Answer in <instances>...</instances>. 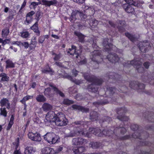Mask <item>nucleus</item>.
Here are the masks:
<instances>
[{
  "mask_svg": "<svg viewBox=\"0 0 154 154\" xmlns=\"http://www.w3.org/2000/svg\"><path fill=\"white\" fill-rule=\"evenodd\" d=\"M113 128H112L111 130H104L101 132V131L98 128H90L89 129V132H88L86 130H79V128H77V130L75 131H72L69 134L67 135V137H72L75 136L76 135H81L86 137H90L91 136V134H93L95 135L101 137L103 135L106 136H110L113 133H115L117 130L120 131L122 134H124L126 132V129L125 128H116L115 129L114 131L112 130Z\"/></svg>",
  "mask_w": 154,
  "mask_h": 154,
  "instance_id": "nucleus-1",
  "label": "nucleus"
},
{
  "mask_svg": "<svg viewBox=\"0 0 154 154\" xmlns=\"http://www.w3.org/2000/svg\"><path fill=\"white\" fill-rule=\"evenodd\" d=\"M84 76L85 79L87 81L92 82V83L89 85L88 87V89L89 91L96 93L97 91V88L94 86L95 85H99L101 84L102 82V80L92 76L91 77L88 73L84 74Z\"/></svg>",
  "mask_w": 154,
  "mask_h": 154,
  "instance_id": "nucleus-2",
  "label": "nucleus"
},
{
  "mask_svg": "<svg viewBox=\"0 0 154 154\" xmlns=\"http://www.w3.org/2000/svg\"><path fill=\"white\" fill-rule=\"evenodd\" d=\"M54 122L56 125L61 126L67 125L68 121L66 118L65 115L60 112L56 114Z\"/></svg>",
  "mask_w": 154,
  "mask_h": 154,
  "instance_id": "nucleus-3",
  "label": "nucleus"
},
{
  "mask_svg": "<svg viewBox=\"0 0 154 154\" xmlns=\"http://www.w3.org/2000/svg\"><path fill=\"white\" fill-rule=\"evenodd\" d=\"M49 86L52 88V89L50 88H48L45 89L44 93L45 95L47 97H52L55 92L57 94H59L60 96L63 97L64 96V94L61 91L59 90L56 87L54 86L53 85L50 84Z\"/></svg>",
  "mask_w": 154,
  "mask_h": 154,
  "instance_id": "nucleus-4",
  "label": "nucleus"
},
{
  "mask_svg": "<svg viewBox=\"0 0 154 154\" xmlns=\"http://www.w3.org/2000/svg\"><path fill=\"white\" fill-rule=\"evenodd\" d=\"M44 139L50 144L58 142L59 137L54 133H48L44 136Z\"/></svg>",
  "mask_w": 154,
  "mask_h": 154,
  "instance_id": "nucleus-5",
  "label": "nucleus"
},
{
  "mask_svg": "<svg viewBox=\"0 0 154 154\" xmlns=\"http://www.w3.org/2000/svg\"><path fill=\"white\" fill-rule=\"evenodd\" d=\"M141 63L137 60H133L131 61H128L127 63H125L124 64L125 66L128 67L130 66V65L133 66L136 68L139 72H142L144 71L143 68L140 66Z\"/></svg>",
  "mask_w": 154,
  "mask_h": 154,
  "instance_id": "nucleus-6",
  "label": "nucleus"
},
{
  "mask_svg": "<svg viewBox=\"0 0 154 154\" xmlns=\"http://www.w3.org/2000/svg\"><path fill=\"white\" fill-rule=\"evenodd\" d=\"M85 16L83 13L78 10H75L73 11L70 17V21L73 22L76 19L82 20L85 18Z\"/></svg>",
  "mask_w": 154,
  "mask_h": 154,
  "instance_id": "nucleus-7",
  "label": "nucleus"
},
{
  "mask_svg": "<svg viewBox=\"0 0 154 154\" xmlns=\"http://www.w3.org/2000/svg\"><path fill=\"white\" fill-rule=\"evenodd\" d=\"M56 115L54 112L52 111H50L46 114L45 116V124L48 125V123L54 122L55 120Z\"/></svg>",
  "mask_w": 154,
  "mask_h": 154,
  "instance_id": "nucleus-8",
  "label": "nucleus"
},
{
  "mask_svg": "<svg viewBox=\"0 0 154 154\" xmlns=\"http://www.w3.org/2000/svg\"><path fill=\"white\" fill-rule=\"evenodd\" d=\"M28 136L29 139L34 141L39 142L42 140L40 134L37 132H29L28 134Z\"/></svg>",
  "mask_w": 154,
  "mask_h": 154,
  "instance_id": "nucleus-9",
  "label": "nucleus"
},
{
  "mask_svg": "<svg viewBox=\"0 0 154 154\" xmlns=\"http://www.w3.org/2000/svg\"><path fill=\"white\" fill-rule=\"evenodd\" d=\"M108 39L107 38H105L103 42V45L104 46V49L106 51L109 52V51H110L111 50H115V49L116 48V47L115 46L113 45L112 44H108Z\"/></svg>",
  "mask_w": 154,
  "mask_h": 154,
  "instance_id": "nucleus-10",
  "label": "nucleus"
},
{
  "mask_svg": "<svg viewBox=\"0 0 154 154\" xmlns=\"http://www.w3.org/2000/svg\"><path fill=\"white\" fill-rule=\"evenodd\" d=\"M100 54V51H99L94 50V51L91 53V58L92 60L95 61L98 63L101 62L102 60H99L100 58V56L99 55Z\"/></svg>",
  "mask_w": 154,
  "mask_h": 154,
  "instance_id": "nucleus-11",
  "label": "nucleus"
},
{
  "mask_svg": "<svg viewBox=\"0 0 154 154\" xmlns=\"http://www.w3.org/2000/svg\"><path fill=\"white\" fill-rule=\"evenodd\" d=\"M72 144L75 145H82L87 143L86 140L81 138L78 137L73 139L72 141Z\"/></svg>",
  "mask_w": 154,
  "mask_h": 154,
  "instance_id": "nucleus-12",
  "label": "nucleus"
},
{
  "mask_svg": "<svg viewBox=\"0 0 154 154\" xmlns=\"http://www.w3.org/2000/svg\"><path fill=\"white\" fill-rule=\"evenodd\" d=\"M130 87L134 89H138L139 88L140 89H144L145 85L143 84H140L138 85V83L137 82H131L130 84Z\"/></svg>",
  "mask_w": 154,
  "mask_h": 154,
  "instance_id": "nucleus-13",
  "label": "nucleus"
},
{
  "mask_svg": "<svg viewBox=\"0 0 154 154\" xmlns=\"http://www.w3.org/2000/svg\"><path fill=\"white\" fill-rule=\"evenodd\" d=\"M149 43L148 42H140L139 43V48L140 51L143 52H145L146 51V48L147 47H148L149 46Z\"/></svg>",
  "mask_w": 154,
  "mask_h": 154,
  "instance_id": "nucleus-14",
  "label": "nucleus"
},
{
  "mask_svg": "<svg viewBox=\"0 0 154 154\" xmlns=\"http://www.w3.org/2000/svg\"><path fill=\"white\" fill-rule=\"evenodd\" d=\"M106 58L109 61L112 63L117 62L120 60V59L115 54H109L107 56Z\"/></svg>",
  "mask_w": 154,
  "mask_h": 154,
  "instance_id": "nucleus-15",
  "label": "nucleus"
},
{
  "mask_svg": "<svg viewBox=\"0 0 154 154\" xmlns=\"http://www.w3.org/2000/svg\"><path fill=\"white\" fill-rule=\"evenodd\" d=\"M36 151L35 148L32 146H27L25 149V154H33Z\"/></svg>",
  "mask_w": 154,
  "mask_h": 154,
  "instance_id": "nucleus-16",
  "label": "nucleus"
},
{
  "mask_svg": "<svg viewBox=\"0 0 154 154\" xmlns=\"http://www.w3.org/2000/svg\"><path fill=\"white\" fill-rule=\"evenodd\" d=\"M43 154H55V152L54 149L49 147H45L43 149L42 151Z\"/></svg>",
  "mask_w": 154,
  "mask_h": 154,
  "instance_id": "nucleus-17",
  "label": "nucleus"
},
{
  "mask_svg": "<svg viewBox=\"0 0 154 154\" xmlns=\"http://www.w3.org/2000/svg\"><path fill=\"white\" fill-rule=\"evenodd\" d=\"M76 47L73 45L72 46V48L69 49V50L67 51L68 53L70 55H75V57L76 58H78V56L79 55L78 53L76 51Z\"/></svg>",
  "mask_w": 154,
  "mask_h": 154,
  "instance_id": "nucleus-18",
  "label": "nucleus"
},
{
  "mask_svg": "<svg viewBox=\"0 0 154 154\" xmlns=\"http://www.w3.org/2000/svg\"><path fill=\"white\" fill-rule=\"evenodd\" d=\"M42 4L46 6H50L51 5H55L57 3L56 0L48 1L46 0H42Z\"/></svg>",
  "mask_w": 154,
  "mask_h": 154,
  "instance_id": "nucleus-19",
  "label": "nucleus"
},
{
  "mask_svg": "<svg viewBox=\"0 0 154 154\" xmlns=\"http://www.w3.org/2000/svg\"><path fill=\"white\" fill-rule=\"evenodd\" d=\"M0 103L2 107L6 106L8 109L10 108V103H9L8 100L7 98H3L0 101Z\"/></svg>",
  "mask_w": 154,
  "mask_h": 154,
  "instance_id": "nucleus-20",
  "label": "nucleus"
},
{
  "mask_svg": "<svg viewBox=\"0 0 154 154\" xmlns=\"http://www.w3.org/2000/svg\"><path fill=\"white\" fill-rule=\"evenodd\" d=\"M129 4H125L123 5V7L126 12L129 13H131L134 11V9Z\"/></svg>",
  "mask_w": 154,
  "mask_h": 154,
  "instance_id": "nucleus-21",
  "label": "nucleus"
},
{
  "mask_svg": "<svg viewBox=\"0 0 154 154\" xmlns=\"http://www.w3.org/2000/svg\"><path fill=\"white\" fill-rule=\"evenodd\" d=\"M42 108L44 111L47 112L51 110L53 108V106L48 103H45L43 104Z\"/></svg>",
  "mask_w": 154,
  "mask_h": 154,
  "instance_id": "nucleus-22",
  "label": "nucleus"
},
{
  "mask_svg": "<svg viewBox=\"0 0 154 154\" xmlns=\"http://www.w3.org/2000/svg\"><path fill=\"white\" fill-rule=\"evenodd\" d=\"M85 148L83 146L79 147H74L72 149V151L75 154H80L85 150Z\"/></svg>",
  "mask_w": 154,
  "mask_h": 154,
  "instance_id": "nucleus-23",
  "label": "nucleus"
},
{
  "mask_svg": "<svg viewBox=\"0 0 154 154\" xmlns=\"http://www.w3.org/2000/svg\"><path fill=\"white\" fill-rule=\"evenodd\" d=\"M37 42L35 37H33L32 39L31 44L29 46V48L31 49H34L37 45Z\"/></svg>",
  "mask_w": 154,
  "mask_h": 154,
  "instance_id": "nucleus-24",
  "label": "nucleus"
},
{
  "mask_svg": "<svg viewBox=\"0 0 154 154\" xmlns=\"http://www.w3.org/2000/svg\"><path fill=\"white\" fill-rule=\"evenodd\" d=\"M75 34L79 38L80 42H82L84 41V39L85 36L79 32L75 31L74 32Z\"/></svg>",
  "mask_w": 154,
  "mask_h": 154,
  "instance_id": "nucleus-25",
  "label": "nucleus"
},
{
  "mask_svg": "<svg viewBox=\"0 0 154 154\" xmlns=\"http://www.w3.org/2000/svg\"><path fill=\"white\" fill-rule=\"evenodd\" d=\"M66 78L68 79L72 82H74L77 85H79L81 83L82 81L79 80H77L75 79H73L72 76L69 75H67L65 77Z\"/></svg>",
  "mask_w": 154,
  "mask_h": 154,
  "instance_id": "nucleus-26",
  "label": "nucleus"
},
{
  "mask_svg": "<svg viewBox=\"0 0 154 154\" xmlns=\"http://www.w3.org/2000/svg\"><path fill=\"white\" fill-rule=\"evenodd\" d=\"M31 29L33 30L34 32L37 33V35H39L40 34L39 31L38 30V23L36 22L31 27Z\"/></svg>",
  "mask_w": 154,
  "mask_h": 154,
  "instance_id": "nucleus-27",
  "label": "nucleus"
},
{
  "mask_svg": "<svg viewBox=\"0 0 154 154\" xmlns=\"http://www.w3.org/2000/svg\"><path fill=\"white\" fill-rule=\"evenodd\" d=\"M125 36L132 42H134L137 39V37L134 36L133 35L128 32L125 33Z\"/></svg>",
  "mask_w": 154,
  "mask_h": 154,
  "instance_id": "nucleus-28",
  "label": "nucleus"
},
{
  "mask_svg": "<svg viewBox=\"0 0 154 154\" xmlns=\"http://www.w3.org/2000/svg\"><path fill=\"white\" fill-rule=\"evenodd\" d=\"M36 99L38 102H44L46 100V98L43 95L40 94L37 96Z\"/></svg>",
  "mask_w": 154,
  "mask_h": 154,
  "instance_id": "nucleus-29",
  "label": "nucleus"
},
{
  "mask_svg": "<svg viewBox=\"0 0 154 154\" xmlns=\"http://www.w3.org/2000/svg\"><path fill=\"white\" fill-rule=\"evenodd\" d=\"M72 107L74 109H81L82 111L84 112H87L89 110L88 108H85L76 105H73L72 106Z\"/></svg>",
  "mask_w": 154,
  "mask_h": 154,
  "instance_id": "nucleus-30",
  "label": "nucleus"
},
{
  "mask_svg": "<svg viewBox=\"0 0 154 154\" xmlns=\"http://www.w3.org/2000/svg\"><path fill=\"white\" fill-rule=\"evenodd\" d=\"M20 36L23 38H28L29 34L28 31H23L20 33Z\"/></svg>",
  "mask_w": 154,
  "mask_h": 154,
  "instance_id": "nucleus-31",
  "label": "nucleus"
},
{
  "mask_svg": "<svg viewBox=\"0 0 154 154\" xmlns=\"http://www.w3.org/2000/svg\"><path fill=\"white\" fill-rule=\"evenodd\" d=\"M0 77H2L1 80L3 81H8L9 80V77L5 73L0 74Z\"/></svg>",
  "mask_w": 154,
  "mask_h": 154,
  "instance_id": "nucleus-32",
  "label": "nucleus"
},
{
  "mask_svg": "<svg viewBox=\"0 0 154 154\" xmlns=\"http://www.w3.org/2000/svg\"><path fill=\"white\" fill-rule=\"evenodd\" d=\"M100 143L99 142H91L89 146L93 148H96L100 147Z\"/></svg>",
  "mask_w": 154,
  "mask_h": 154,
  "instance_id": "nucleus-33",
  "label": "nucleus"
},
{
  "mask_svg": "<svg viewBox=\"0 0 154 154\" xmlns=\"http://www.w3.org/2000/svg\"><path fill=\"white\" fill-rule=\"evenodd\" d=\"M33 97V96H26L24 97L23 99L20 100V102L22 103H26V101L30 99H32Z\"/></svg>",
  "mask_w": 154,
  "mask_h": 154,
  "instance_id": "nucleus-34",
  "label": "nucleus"
},
{
  "mask_svg": "<svg viewBox=\"0 0 154 154\" xmlns=\"http://www.w3.org/2000/svg\"><path fill=\"white\" fill-rule=\"evenodd\" d=\"M9 30L8 28L3 29L2 31V35L3 37H5L8 35L9 33Z\"/></svg>",
  "mask_w": 154,
  "mask_h": 154,
  "instance_id": "nucleus-35",
  "label": "nucleus"
},
{
  "mask_svg": "<svg viewBox=\"0 0 154 154\" xmlns=\"http://www.w3.org/2000/svg\"><path fill=\"white\" fill-rule=\"evenodd\" d=\"M6 68L14 67V64L11 60H8L6 61Z\"/></svg>",
  "mask_w": 154,
  "mask_h": 154,
  "instance_id": "nucleus-36",
  "label": "nucleus"
},
{
  "mask_svg": "<svg viewBox=\"0 0 154 154\" xmlns=\"http://www.w3.org/2000/svg\"><path fill=\"white\" fill-rule=\"evenodd\" d=\"M90 115L91 118L92 119L93 121H94V120H97V117H98L97 112H94L92 113H91Z\"/></svg>",
  "mask_w": 154,
  "mask_h": 154,
  "instance_id": "nucleus-37",
  "label": "nucleus"
},
{
  "mask_svg": "<svg viewBox=\"0 0 154 154\" xmlns=\"http://www.w3.org/2000/svg\"><path fill=\"white\" fill-rule=\"evenodd\" d=\"M49 38L48 35L40 36L38 39V42L40 43H42L45 40V38Z\"/></svg>",
  "mask_w": 154,
  "mask_h": 154,
  "instance_id": "nucleus-38",
  "label": "nucleus"
},
{
  "mask_svg": "<svg viewBox=\"0 0 154 154\" xmlns=\"http://www.w3.org/2000/svg\"><path fill=\"white\" fill-rule=\"evenodd\" d=\"M1 115H3L4 117H6L7 115V112L5 108L2 107L0 109Z\"/></svg>",
  "mask_w": 154,
  "mask_h": 154,
  "instance_id": "nucleus-39",
  "label": "nucleus"
},
{
  "mask_svg": "<svg viewBox=\"0 0 154 154\" xmlns=\"http://www.w3.org/2000/svg\"><path fill=\"white\" fill-rule=\"evenodd\" d=\"M40 4L41 3L40 2H32L30 4V8H31L35 9L37 6Z\"/></svg>",
  "mask_w": 154,
  "mask_h": 154,
  "instance_id": "nucleus-40",
  "label": "nucleus"
},
{
  "mask_svg": "<svg viewBox=\"0 0 154 154\" xmlns=\"http://www.w3.org/2000/svg\"><path fill=\"white\" fill-rule=\"evenodd\" d=\"M48 68L47 69H44L42 70V72L43 73H47L48 72H51L50 73L51 75L52 74L53 72L52 69L49 67L48 66H47Z\"/></svg>",
  "mask_w": 154,
  "mask_h": 154,
  "instance_id": "nucleus-41",
  "label": "nucleus"
},
{
  "mask_svg": "<svg viewBox=\"0 0 154 154\" xmlns=\"http://www.w3.org/2000/svg\"><path fill=\"white\" fill-rule=\"evenodd\" d=\"M73 101L72 100H70L67 99H64L63 103L64 104L69 105L73 103Z\"/></svg>",
  "mask_w": 154,
  "mask_h": 154,
  "instance_id": "nucleus-42",
  "label": "nucleus"
},
{
  "mask_svg": "<svg viewBox=\"0 0 154 154\" xmlns=\"http://www.w3.org/2000/svg\"><path fill=\"white\" fill-rule=\"evenodd\" d=\"M118 118L121 121H127L129 119L128 117L126 116H118Z\"/></svg>",
  "mask_w": 154,
  "mask_h": 154,
  "instance_id": "nucleus-43",
  "label": "nucleus"
},
{
  "mask_svg": "<svg viewBox=\"0 0 154 154\" xmlns=\"http://www.w3.org/2000/svg\"><path fill=\"white\" fill-rule=\"evenodd\" d=\"M63 149V146H61L58 147L55 151V154L58 153L60 151H61Z\"/></svg>",
  "mask_w": 154,
  "mask_h": 154,
  "instance_id": "nucleus-44",
  "label": "nucleus"
},
{
  "mask_svg": "<svg viewBox=\"0 0 154 154\" xmlns=\"http://www.w3.org/2000/svg\"><path fill=\"white\" fill-rule=\"evenodd\" d=\"M125 109L124 108H119L118 109V110L117 111V113L119 114L122 113H125Z\"/></svg>",
  "mask_w": 154,
  "mask_h": 154,
  "instance_id": "nucleus-45",
  "label": "nucleus"
},
{
  "mask_svg": "<svg viewBox=\"0 0 154 154\" xmlns=\"http://www.w3.org/2000/svg\"><path fill=\"white\" fill-rule=\"evenodd\" d=\"M20 45L23 46L26 48H28L29 46V44L27 42H20Z\"/></svg>",
  "mask_w": 154,
  "mask_h": 154,
  "instance_id": "nucleus-46",
  "label": "nucleus"
},
{
  "mask_svg": "<svg viewBox=\"0 0 154 154\" xmlns=\"http://www.w3.org/2000/svg\"><path fill=\"white\" fill-rule=\"evenodd\" d=\"M138 126L137 125L133 124L131 126V128L133 131H135L138 129Z\"/></svg>",
  "mask_w": 154,
  "mask_h": 154,
  "instance_id": "nucleus-47",
  "label": "nucleus"
},
{
  "mask_svg": "<svg viewBox=\"0 0 154 154\" xmlns=\"http://www.w3.org/2000/svg\"><path fill=\"white\" fill-rule=\"evenodd\" d=\"M32 20V17L26 16V21L28 23H30Z\"/></svg>",
  "mask_w": 154,
  "mask_h": 154,
  "instance_id": "nucleus-48",
  "label": "nucleus"
},
{
  "mask_svg": "<svg viewBox=\"0 0 154 154\" xmlns=\"http://www.w3.org/2000/svg\"><path fill=\"white\" fill-rule=\"evenodd\" d=\"M52 55H55V57L54 58V59L55 60H59L60 57V55H57L55 54L54 53H53Z\"/></svg>",
  "mask_w": 154,
  "mask_h": 154,
  "instance_id": "nucleus-49",
  "label": "nucleus"
},
{
  "mask_svg": "<svg viewBox=\"0 0 154 154\" xmlns=\"http://www.w3.org/2000/svg\"><path fill=\"white\" fill-rule=\"evenodd\" d=\"M69 93H74L76 91V89H75L74 87H72L69 89Z\"/></svg>",
  "mask_w": 154,
  "mask_h": 154,
  "instance_id": "nucleus-50",
  "label": "nucleus"
},
{
  "mask_svg": "<svg viewBox=\"0 0 154 154\" xmlns=\"http://www.w3.org/2000/svg\"><path fill=\"white\" fill-rule=\"evenodd\" d=\"M9 40L8 39H5L3 40L2 39V43L3 45H5L7 43L9 42Z\"/></svg>",
  "mask_w": 154,
  "mask_h": 154,
  "instance_id": "nucleus-51",
  "label": "nucleus"
},
{
  "mask_svg": "<svg viewBox=\"0 0 154 154\" xmlns=\"http://www.w3.org/2000/svg\"><path fill=\"white\" fill-rule=\"evenodd\" d=\"M74 2L82 4L84 3L85 0H73Z\"/></svg>",
  "mask_w": 154,
  "mask_h": 154,
  "instance_id": "nucleus-52",
  "label": "nucleus"
},
{
  "mask_svg": "<svg viewBox=\"0 0 154 154\" xmlns=\"http://www.w3.org/2000/svg\"><path fill=\"white\" fill-rule=\"evenodd\" d=\"M35 12L34 11H31L27 14L26 16L32 17V16L34 14Z\"/></svg>",
  "mask_w": 154,
  "mask_h": 154,
  "instance_id": "nucleus-53",
  "label": "nucleus"
},
{
  "mask_svg": "<svg viewBox=\"0 0 154 154\" xmlns=\"http://www.w3.org/2000/svg\"><path fill=\"white\" fill-rule=\"evenodd\" d=\"M92 23L93 26L95 27V26H96L97 25V24L99 23V22L97 20H94L93 21Z\"/></svg>",
  "mask_w": 154,
  "mask_h": 154,
  "instance_id": "nucleus-54",
  "label": "nucleus"
},
{
  "mask_svg": "<svg viewBox=\"0 0 154 154\" xmlns=\"http://www.w3.org/2000/svg\"><path fill=\"white\" fill-rule=\"evenodd\" d=\"M109 90L110 91L111 94H112L116 91V89L114 88H109Z\"/></svg>",
  "mask_w": 154,
  "mask_h": 154,
  "instance_id": "nucleus-55",
  "label": "nucleus"
},
{
  "mask_svg": "<svg viewBox=\"0 0 154 154\" xmlns=\"http://www.w3.org/2000/svg\"><path fill=\"white\" fill-rule=\"evenodd\" d=\"M143 65L147 69L149 67V64L148 62H146L144 63Z\"/></svg>",
  "mask_w": 154,
  "mask_h": 154,
  "instance_id": "nucleus-56",
  "label": "nucleus"
},
{
  "mask_svg": "<svg viewBox=\"0 0 154 154\" xmlns=\"http://www.w3.org/2000/svg\"><path fill=\"white\" fill-rule=\"evenodd\" d=\"M13 44H16L18 45H20V42L18 41H13L12 42Z\"/></svg>",
  "mask_w": 154,
  "mask_h": 154,
  "instance_id": "nucleus-57",
  "label": "nucleus"
},
{
  "mask_svg": "<svg viewBox=\"0 0 154 154\" xmlns=\"http://www.w3.org/2000/svg\"><path fill=\"white\" fill-rule=\"evenodd\" d=\"M72 72L75 76H76L78 74V72L75 69H73Z\"/></svg>",
  "mask_w": 154,
  "mask_h": 154,
  "instance_id": "nucleus-58",
  "label": "nucleus"
},
{
  "mask_svg": "<svg viewBox=\"0 0 154 154\" xmlns=\"http://www.w3.org/2000/svg\"><path fill=\"white\" fill-rule=\"evenodd\" d=\"M13 154H21V153L19 150H16L14 151Z\"/></svg>",
  "mask_w": 154,
  "mask_h": 154,
  "instance_id": "nucleus-59",
  "label": "nucleus"
},
{
  "mask_svg": "<svg viewBox=\"0 0 154 154\" xmlns=\"http://www.w3.org/2000/svg\"><path fill=\"white\" fill-rule=\"evenodd\" d=\"M108 21L107 20H103V21H101V24H102L103 25H105L107 23Z\"/></svg>",
  "mask_w": 154,
  "mask_h": 154,
  "instance_id": "nucleus-60",
  "label": "nucleus"
},
{
  "mask_svg": "<svg viewBox=\"0 0 154 154\" xmlns=\"http://www.w3.org/2000/svg\"><path fill=\"white\" fill-rule=\"evenodd\" d=\"M55 64L57 66L61 67L62 66V63L60 62H55Z\"/></svg>",
  "mask_w": 154,
  "mask_h": 154,
  "instance_id": "nucleus-61",
  "label": "nucleus"
},
{
  "mask_svg": "<svg viewBox=\"0 0 154 154\" xmlns=\"http://www.w3.org/2000/svg\"><path fill=\"white\" fill-rule=\"evenodd\" d=\"M26 2L25 1L23 4H22V5L21 6V8H23L26 5Z\"/></svg>",
  "mask_w": 154,
  "mask_h": 154,
  "instance_id": "nucleus-62",
  "label": "nucleus"
},
{
  "mask_svg": "<svg viewBox=\"0 0 154 154\" xmlns=\"http://www.w3.org/2000/svg\"><path fill=\"white\" fill-rule=\"evenodd\" d=\"M12 126V125H10V124H9L8 123V126L7 128V130H9L11 128V127Z\"/></svg>",
  "mask_w": 154,
  "mask_h": 154,
  "instance_id": "nucleus-63",
  "label": "nucleus"
},
{
  "mask_svg": "<svg viewBox=\"0 0 154 154\" xmlns=\"http://www.w3.org/2000/svg\"><path fill=\"white\" fill-rule=\"evenodd\" d=\"M52 37L54 38H56V39H58L59 37L57 35L52 34L51 35Z\"/></svg>",
  "mask_w": 154,
  "mask_h": 154,
  "instance_id": "nucleus-64",
  "label": "nucleus"
}]
</instances>
